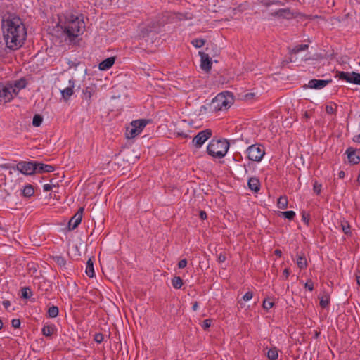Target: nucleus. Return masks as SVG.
<instances>
[{"mask_svg":"<svg viewBox=\"0 0 360 360\" xmlns=\"http://www.w3.org/2000/svg\"><path fill=\"white\" fill-rule=\"evenodd\" d=\"M336 77L347 82L360 85V73L338 71L336 73Z\"/></svg>","mask_w":360,"mask_h":360,"instance_id":"nucleus-8","label":"nucleus"},{"mask_svg":"<svg viewBox=\"0 0 360 360\" xmlns=\"http://www.w3.org/2000/svg\"><path fill=\"white\" fill-rule=\"evenodd\" d=\"M297 266L301 269L307 268V259L303 255L297 257Z\"/></svg>","mask_w":360,"mask_h":360,"instance_id":"nucleus-27","label":"nucleus"},{"mask_svg":"<svg viewBox=\"0 0 360 360\" xmlns=\"http://www.w3.org/2000/svg\"><path fill=\"white\" fill-rule=\"evenodd\" d=\"M277 206L279 209H286L288 207V198L285 195L281 196L278 199Z\"/></svg>","mask_w":360,"mask_h":360,"instance_id":"nucleus-26","label":"nucleus"},{"mask_svg":"<svg viewBox=\"0 0 360 360\" xmlns=\"http://www.w3.org/2000/svg\"><path fill=\"white\" fill-rule=\"evenodd\" d=\"M357 181L360 184V174H359L357 177Z\"/></svg>","mask_w":360,"mask_h":360,"instance_id":"nucleus-61","label":"nucleus"},{"mask_svg":"<svg viewBox=\"0 0 360 360\" xmlns=\"http://www.w3.org/2000/svg\"><path fill=\"white\" fill-rule=\"evenodd\" d=\"M8 84L13 87L12 91L13 92V94L15 95H17L20 90L26 87L27 82L25 79L21 78L18 80L10 82Z\"/></svg>","mask_w":360,"mask_h":360,"instance_id":"nucleus-13","label":"nucleus"},{"mask_svg":"<svg viewBox=\"0 0 360 360\" xmlns=\"http://www.w3.org/2000/svg\"><path fill=\"white\" fill-rule=\"evenodd\" d=\"M200 217L202 219H205L207 218V213L203 211V210H201L200 212Z\"/></svg>","mask_w":360,"mask_h":360,"instance_id":"nucleus-53","label":"nucleus"},{"mask_svg":"<svg viewBox=\"0 0 360 360\" xmlns=\"http://www.w3.org/2000/svg\"><path fill=\"white\" fill-rule=\"evenodd\" d=\"M332 82V79H316L309 80L307 87L310 89H321Z\"/></svg>","mask_w":360,"mask_h":360,"instance_id":"nucleus-12","label":"nucleus"},{"mask_svg":"<svg viewBox=\"0 0 360 360\" xmlns=\"http://www.w3.org/2000/svg\"><path fill=\"white\" fill-rule=\"evenodd\" d=\"M3 322L0 319V330L3 328Z\"/></svg>","mask_w":360,"mask_h":360,"instance_id":"nucleus-60","label":"nucleus"},{"mask_svg":"<svg viewBox=\"0 0 360 360\" xmlns=\"http://www.w3.org/2000/svg\"><path fill=\"white\" fill-rule=\"evenodd\" d=\"M342 230L345 234H349L350 233V226L349 224L345 221L341 224Z\"/></svg>","mask_w":360,"mask_h":360,"instance_id":"nucleus-41","label":"nucleus"},{"mask_svg":"<svg viewBox=\"0 0 360 360\" xmlns=\"http://www.w3.org/2000/svg\"><path fill=\"white\" fill-rule=\"evenodd\" d=\"M83 207H80L77 213L70 219L68 223L70 230L76 229L78 225L81 223L83 214Z\"/></svg>","mask_w":360,"mask_h":360,"instance_id":"nucleus-11","label":"nucleus"},{"mask_svg":"<svg viewBox=\"0 0 360 360\" xmlns=\"http://www.w3.org/2000/svg\"><path fill=\"white\" fill-rule=\"evenodd\" d=\"M193 14L191 12H179L175 13V18L179 20H191L193 18Z\"/></svg>","mask_w":360,"mask_h":360,"instance_id":"nucleus-21","label":"nucleus"},{"mask_svg":"<svg viewBox=\"0 0 360 360\" xmlns=\"http://www.w3.org/2000/svg\"><path fill=\"white\" fill-rule=\"evenodd\" d=\"M253 297V293L251 291L247 292L243 297H242V300L245 302H248Z\"/></svg>","mask_w":360,"mask_h":360,"instance_id":"nucleus-42","label":"nucleus"},{"mask_svg":"<svg viewBox=\"0 0 360 360\" xmlns=\"http://www.w3.org/2000/svg\"><path fill=\"white\" fill-rule=\"evenodd\" d=\"M43 122V117L39 114L34 115L32 120V124L34 127H39Z\"/></svg>","mask_w":360,"mask_h":360,"instance_id":"nucleus-33","label":"nucleus"},{"mask_svg":"<svg viewBox=\"0 0 360 360\" xmlns=\"http://www.w3.org/2000/svg\"><path fill=\"white\" fill-rule=\"evenodd\" d=\"M37 173H49L54 170V167L50 165H46L41 162H36Z\"/></svg>","mask_w":360,"mask_h":360,"instance_id":"nucleus-16","label":"nucleus"},{"mask_svg":"<svg viewBox=\"0 0 360 360\" xmlns=\"http://www.w3.org/2000/svg\"><path fill=\"white\" fill-rule=\"evenodd\" d=\"M54 324H45L41 330L42 334L46 337H50L56 332Z\"/></svg>","mask_w":360,"mask_h":360,"instance_id":"nucleus-20","label":"nucleus"},{"mask_svg":"<svg viewBox=\"0 0 360 360\" xmlns=\"http://www.w3.org/2000/svg\"><path fill=\"white\" fill-rule=\"evenodd\" d=\"M233 103V97L225 93L217 94L210 103V108L214 111L224 110L228 109Z\"/></svg>","mask_w":360,"mask_h":360,"instance_id":"nucleus-4","label":"nucleus"},{"mask_svg":"<svg viewBox=\"0 0 360 360\" xmlns=\"http://www.w3.org/2000/svg\"><path fill=\"white\" fill-rule=\"evenodd\" d=\"M302 219L305 224H308L309 221V215L304 212L302 216Z\"/></svg>","mask_w":360,"mask_h":360,"instance_id":"nucleus-49","label":"nucleus"},{"mask_svg":"<svg viewBox=\"0 0 360 360\" xmlns=\"http://www.w3.org/2000/svg\"><path fill=\"white\" fill-rule=\"evenodd\" d=\"M226 259V257L225 255H224L222 253H220L218 255L217 260H218L219 262L222 263V262H225Z\"/></svg>","mask_w":360,"mask_h":360,"instance_id":"nucleus-50","label":"nucleus"},{"mask_svg":"<svg viewBox=\"0 0 360 360\" xmlns=\"http://www.w3.org/2000/svg\"><path fill=\"white\" fill-rule=\"evenodd\" d=\"M290 275V271L288 269H285L283 271V276L285 278V279H288V276Z\"/></svg>","mask_w":360,"mask_h":360,"instance_id":"nucleus-52","label":"nucleus"},{"mask_svg":"<svg viewBox=\"0 0 360 360\" xmlns=\"http://www.w3.org/2000/svg\"><path fill=\"white\" fill-rule=\"evenodd\" d=\"M58 26L60 27L70 41H73L82 34L85 27L83 19L72 14H67L63 18H60Z\"/></svg>","mask_w":360,"mask_h":360,"instance_id":"nucleus-2","label":"nucleus"},{"mask_svg":"<svg viewBox=\"0 0 360 360\" xmlns=\"http://www.w3.org/2000/svg\"><path fill=\"white\" fill-rule=\"evenodd\" d=\"M95 89L92 86H87L83 89L82 100L86 102V105H89L91 102V97L95 94Z\"/></svg>","mask_w":360,"mask_h":360,"instance_id":"nucleus-14","label":"nucleus"},{"mask_svg":"<svg viewBox=\"0 0 360 360\" xmlns=\"http://www.w3.org/2000/svg\"><path fill=\"white\" fill-rule=\"evenodd\" d=\"M329 302L330 298L329 296L327 295L322 296L321 298L320 299V306L322 308H326V307H328Z\"/></svg>","mask_w":360,"mask_h":360,"instance_id":"nucleus-34","label":"nucleus"},{"mask_svg":"<svg viewBox=\"0 0 360 360\" xmlns=\"http://www.w3.org/2000/svg\"><path fill=\"white\" fill-rule=\"evenodd\" d=\"M353 141L354 142L360 143V134H358V135L354 136V138H353Z\"/></svg>","mask_w":360,"mask_h":360,"instance_id":"nucleus-54","label":"nucleus"},{"mask_svg":"<svg viewBox=\"0 0 360 360\" xmlns=\"http://www.w3.org/2000/svg\"><path fill=\"white\" fill-rule=\"evenodd\" d=\"M58 308L56 306H52L48 309V316L50 318H55L58 315Z\"/></svg>","mask_w":360,"mask_h":360,"instance_id":"nucleus-30","label":"nucleus"},{"mask_svg":"<svg viewBox=\"0 0 360 360\" xmlns=\"http://www.w3.org/2000/svg\"><path fill=\"white\" fill-rule=\"evenodd\" d=\"M205 40L202 39H195L192 40L191 44L196 48H200L205 45Z\"/></svg>","mask_w":360,"mask_h":360,"instance_id":"nucleus-36","label":"nucleus"},{"mask_svg":"<svg viewBox=\"0 0 360 360\" xmlns=\"http://www.w3.org/2000/svg\"><path fill=\"white\" fill-rule=\"evenodd\" d=\"M43 189L44 191H49L52 189V185L49 184H44Z\"/></svg>","mask_w":360,"mask_h":360,"instance_id":"nucleus-51","label":"nucleus"},{"mask_svg":"<svg viewBox=\"0 0 360 360\" xmlns=\"http://www.w3.org/2000/svg\"><path fill=\"white\" fill-rule=\"evenodd\" d=\"M347 158L350 163L354 165L358 164L360 161V158L356 155V151L352 148L347 150Z\"/></svg>","mask_w":360,"mask_h":360,"instance_id":"nucleus-18","label":"nucleus"},{"mask_svg":"<svg viewBox=\"0 0 360 360\" xmlns=\"http://www.w3.org/2000/svg\"><path fill=\"white\" fill-rule=\"evenodd\" d=\"M200 54L201 56V68L206 72L210 71L212 68V61L208 54L201 52Z\"/></svg>","mask_w":360,"mask_h":360,"instance_id":"nucleus-15","label":"nucleus"},{"mask_svg":"<svg viewBox=\"0 0 360 360\" xmlns=\"http://www.w3.org/2000/svg\"><path fill=\"white\" fill-rule=\"evenodd\" d=\"M305 288L309 289L310 291L314 290V283L311 281H309L305 283Z\"/></svg>","mask_w":360,"mask_h":360,"instance_id":"nucleus-48","label":"nucleus"},{"mask_svg":"<svg viewBox=\"0 0 360 360\" xmlns=\"http://www.w3.org/2000/svg\"><path fill=\"white\" fill-rule=\"evenodd\" d=\"M73 88L74 85L72 84L61 91L62 96L65 100H68L70 97L73 94Z\"/></svg>","mask_w":360,"mask_h":360,"instance_id":"nucleus-23","label":"nucleus"},{"mask_svg":"<svg viewBox=\"0 0 360 360\" xmlns=\"http://www.w3.org/2000/svg\"><path fill=\"white\" fill-rule=\"evenodd\" d=\"M309 48L308 44H300L295 46L290 51V54H297L302 51L307 50Z\"/></svg>","mask_w":360,"mask_h":360,"instance_id":"nucleus-28","label":"nucleus"},{"mask_svg":"<svg viewBox=\"0 0 360 360\" xmlns=\"http://www.w3.org/2000/svg\"><path fill=\"white\" fill-rule=\"evenodd\" d=\"M322 188L321 184L318 183L317 181H315L313 186V190L315 193L317 195L320 194L321 190Z\"/></svg>","mask_w":360,"mask_h":360,"instance_id":"nucleus-40","label":"nucleus"},{"mask_svg":"<svg viewBox=\"0 0 360 360\" xmlns=\"http://www.w3.org/2000/svg\"><path fill=\"white\" fill-rule=\"evenodd\" d=\"M53 259L60 266H64L66 264V260L62 256H60V255L53 256Z\"/></svg>","mask_w":360,"mask_h":360,"instance_id":"nucleus-32","label":"nucleus"},{"mask_svg":"<svg viewBox=\"0 0 360 360\" xmlns=\"http://www.w3.org/2000/svg\"><path fill=\"white\" fill-rule=\"evenodd\" d=\"M86 274L90 278L94 276V263L91 258L86 262Z\"/></svg>","mask_w":360,"mask_h":360,"instance_id":"nucleus-24","label":"nucleus"},{"mask_svg":"<svg viewBox=\"0 0 360 360\" xmlns=\"http://www.w3.org/2000/svg\"><path fill=\"white\" fill-rule=\"evenodd\" d=\"M258 1L261 4L265 6H269L272 4L280 3V1H273V0H258Z\"/></svg>","mask_w":360,"mask_h":360,"instance_id":"nucleus-37","label":"nucleus"},{"mask_svg":"<svg viewBox=\"0 0 360 360\" xmlns=\"http://www.w3.org/2000/svg\"><path fill=\"white\" fill-rule=\"evenodd\" d=\"M187 265V260L186 259H183L180 260L178 263V266L179 269H184Z\"/></svg>","mask_w":360,"mask_h":360,"instance_id":"nucleus-46","label":"nucleus"},{"mask_svg":"<svg viewBox=\"0 0 360 360\" xmlns=\"http://www.w3.org/2000/svg\"><path fill=\"white\" fill-rule=\"evenodd\" d=\"M114 63L115 58L109 57L99 63L98 68L101 70H107L110 69L113 65Z\"/></svg>","mask_w":360,"mask_h":360,"instance_id":"nucleus-17","label":"nucleus"},{"mask_svg":"<svg viewBox=\"0 0 360 360\" xmlns=\"http://www.w3.org/2000/svg\"><path fill=\"white\" fill-rule=\"evenodd\" d=\"M250 94H247V95H246V97L250 96Z\"/></svg>","mask_w":360,"mask_h":360,"instance_id":"nucleus-63","label":"nucleus"},{"mask_svg":"<svg viewBox=\"0 0 360 360\" xmlns=\"http://www.w3.org/2000/svg\"><path fill=\"white\" fill-rule=\"evenodd\" d=\"M246 153L250 160L260 162L265 155L264 146L259 143L252 144L247 148Z\"/></svg>","mask_w":360,"mask_h":360,"instance_id":"nucleus-6","label":"nucleus"},{"mask_svg":"<svg viewBox=\"0 0 360 360\" xmlns=\"http://www.w3.org/2000/svg\"><path fill=\"white\" fill-rule=\"evenodd\" d=\"M326 111L328 114H334L335 113V108L332 105H326Z\"/></svg>","mask_w":360,"mask_h":360,"instance_id":"nucleus-47","label":"nucleus"},{"mask_svg":"<svg viewBox=\"0 0 360 360\" xmlns=\"http://www.w3.org/2000/svg\"><path fill=\"white\" fill-rule=\"evenodd\" d=\"M3 305L5 308L7 309L11 305L10 301H8V300L3 301Z\"/></svg>","mask_w":360,"mask_h":360,"instance_id":"nucleus-55","label":"nucleus"},{"mask_svg":"<svg viewBox=\"0 0 360 360\" xmlns=\"http://www.w3.org/2000/svg\"><path fill=\"white\" fill-rule=\"evenodd\" d=\"M290 14V11L289 9H279L276 15L278 16L285 17Z\"/></svg>","mask_w":360,"mask_h":360,"instance_id":"nucleus-38","label":"nucleus"},{"mask_svg":"<svg viewBox=\"0 0 360 360\" xmlns=\"http://www.w3.org/2000/svg\"><path fill=\"white\" fill-rule=\"evenodd\" d=\"M148 122L149 120L145 119L132 121L130 126L126 129L125 135L127 139H129L137 136Z\"/></svg>","mask_w":360,"mask_h":360,"instance_id":"nucleus-5","label":"nucleus"},{"mask_svg":"<svg viewBox=\"0 0 360 360\" xmlns=\"http://www.w3.org/2000/svg\"><path fill=\"white\" fill-rule=\"evenodd\" d=\"M274 253H275V255H277V256H278V257H281V255H282V252H281V250H276L274 251Z\"/></svg>","mask_w":360,"mask_h":360,"instance_id":"nucleus-57","label":"nucleus"},{"mask_svg":"<svg viewBox=\"0 0 360 360\" xmlns=\"http://www.w3.org/2000/svg\"><path fill=\"white\" fill-rule=\"evenodd\" d=\"M13 87L8 83L0 89V101L4 103L10 101L13 98V92L12 91Z\"/></svg>","mask_w":360,"mask_h":360,"instance_id":"nucleus-10","label":"nucleus"},{"mask_svg":"<svg viewBox=\"0 0 360 360\" xmlns=\"http://www.w3.org/2000/svg\"><path fill=\"white\" fill-rule=\"evenodd\" d=\"M12 326L15 328H19L20 326V321L18 319H14L11 321Z\"/></svg>","mask_w":360,"mask_h":360,"instance_id":"nucleus-45","label":"nucleus"},{"mask_svg":"<svg viewBox=\"0 0 360 360\" xmlns=\"http://www.w3.org/2000/svg\"><path fill=\"white\" fill-rule=\"evenodd\" d=\"M36 162L20 161L16 165V169L25 175H32L35 173Z\"/></svg>","mask_w":360,"mask_h":360,"instance_id":"nucleus-7","label":"nucleus"},{"mask_svg":"<svg viewBox=\"0 0 360 360\" xmlns=\"http://www.w3.org/2000/svg\"><path fill=\"white\" fill-rule=\"evenodd\" d=\"M229 148L226 140H212L207 147V153L214 158H221L225 156Z\"/></svg>","mask_w":360,"mask_h":360,"instance_id":"nucleus-3","label":"nucleus"},{"mask_svg":"<svg viewBox=\"0 0 360 360\" xmlns=\"http://www.w3.org/2000/svg\"><path fill=\"white\" fill-rule=\"evenodd\" d=\"M279 216L283 217L289 220H292L295 217V212L294 211H285L280 212Z\"/></svg>","mask_w":360,"mask_h":360,"instance_id":"nucleus-31","label":"nucleus"},{"mask_svg":"<svg viewBox=\"0 0 360 360\" xmlns=\"http://www.w3.org/2000/svg\"><path fill=\"white\" fill-rule=\"evenodd\" d=\"M356 282L360 285V272L356 276Z\"/></svg>","mask_w":360,"mask_h":360,"instance_id":"nucleus-58","label":"nucleus"},{"mask_svg":"<svg viewBox=\"0 0 360 360\" xmlns=\"http://www.w3.org/2000/svg\"><path fill=\"white\" fill-rule=\"evenodd\" d=\"M264 309L268 310L274 306V302L269 300H264L262 304Z\"/></svg>","mask_w":360,"mask_h":360,"instance_id":"nucleus-39","label":"nucleus"},{"mask_svg":"<svg viewBox=\"0 0 360 360\" xmlns=\"http://www.w3.org/2000/svg\"><path fill=\"white\" fill-rule=\"evenodd\" d=\"M212 136V130L211 129H205L200 131L196 136L193 139V143L197 148H200L203 143Z\"/></svg>","mask_w":360,"mask_h":360,"instance_id":"nucleus-9","label":"nucleus"},{"mask_svg":"<svg viewBox=\"0 0 360 360\" xmlns=\"http://www.w3.org/2000/svg\"><path fill=\"white\" fill-rule=\"evenodd\" d=\"M172 286L176 289H179L183 285V280L179 276H175L172 280Z\"/></svg>","mask_w":360,"mask_h":360,"instance_id":"nucleus-29","label":"nucleus"},{"mask_svg":"<svg viewBox=\"0 0 360 360\" xmlns=\"http://www.w3.org/2000/svg\"><path fill=\"white\" fill-rule=\"evenodd\" d=\"M22 195L25 198H30L34 193V190L31 184L26 185L22 190Z\"/></svg>","mask_w":360,"mask_h":360,"instance_id":"nucleus-25","label":"nucleus"},{"mask_svg":"<svg viewBox=\"0 0 360 360\" xmlns=\"http://www.w3.org/2000/svg\"><path fill=\"white\" fill-rule=\"evenodd\" d=\"M248 187L250 190L258 192L260 189L259 180L256 177H251L248 181Z\"/></svg>","mask_w":360,"mask_h":360,"instance_id":"nucleus-19","label":"nucleus"},{"mask_svg":"<svg viewBox=\"0 0 360 360\" xmlns=\"http://www.w3.org/2000/svg\"><path fill=\"white\" fill-rule=\"evenodd\" d=\"M211 319H205L202 322V327L203 328V329L207 330L208 328L211 326Z\"/></svg>","mask_w":360,"mask_h":360,"instance_id":"nucleus-43","label":"nucleus"},{"mask_svg":"<svg viewBox=\"0 0 360 360\" xmlns=\"http://www.w3.org/2000/svg\"><path fill=\"white\" fill-rule=\"evenodd\" d=\"M267 358L269 360H276L278 357V351L276 347L269 349L266 353Z\"/></svg>","mask_w":360,"mask_h":360,"instance_id":"nucleus-22","label":"nucleus"},{"mask_svg":"<svg viewBox=\"0 0 360 360\" xmlns=\"http://www.w3.org/2000/svg\"><path fill=\"white\" fill-rule=\"evenodd\" d=\"M103 339L104 338L102 333H96L94 336V340L98 343H101Z\"/></svg>","mask_w":360,"mask_h":360,"instance_id":"nucleus-44","label":"nucleus"},{"mask_svg":"<svg viewBox=\"0 0 360 360\" xmlns=\"http://www.w3.org/2000/svg\"><path fill=\"white\" fill-rule=\"evenodd\" d=\"M198 304L197 302H195L193 304V307H192V309L193 311H196L198 309Z\"/></svg>","mask_w":360,"mask_h":360,"instance_id":"nucleus-56","label":"nucleus"},{"mask_svg":"<svg viewBox=\"0 0 360 360\" xmlns=\"http://www.w3.org/2000/svg\"><path fill=\"white\" fill-rule=\"evenodd\" d=\"M319 18V16H318V15H314V16H313V18Z\"/></svg>","mask_w":360,"mask_h":360,"instance_id":"nucleus-62","label":"nucleus"},{"mask_svg":"<svg viewBox=\"0 0 360 360\" xmlns=\"http://www.w3.org/2000/svg\"><path fill=\"white\" fill-rule=\"evenodd\" d=\"M21 292H22V297L25 298V299H28L32 295L31 289L27 287L22 288L21 290Z\"/></svg>","mask_w":360,"mask_h":360,"instance_id":"nucleus-35","label":"nucleus"},{"mask_svg":"<svg viewBox=\"0 0 360 360\" xmlns=\"http://www.w3.org/2000/svg\"><path fill=\"white\" fill-rule=\"evenodd\" d=\"M338 176H339L340 178H344L345 177V172L343 171L340 172Z\"/></svg>","mask_w":360,"mask_h":360,"instance_id":"nucleus-59","label":"nucleus"},{"mask_svg":"<svg viewBox=\"0 0 360 360\" xmlns=\"http://www.w3.org/2000/svg\"><path fill=\"white\" fill-rule=\"evenodd\" d=\"M2 31L6 46L12 50L22 46L26 39L27 32L20 18L4 20Z\"/></svg>","mask_w":360,"mask_h":360,"instance_id":"nucleus-1","label":"nucleus"}]
</instances>
